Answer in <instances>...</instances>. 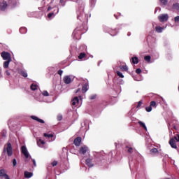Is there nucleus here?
Instances as JSON below:
<instances>
[{"instance_id": "1", "label": "nucleus", "mask_w": 179, "mask_h": 179, "mask_svg": "<svg viewBox=\"0 0 179 179\" xmlns=\"http://www.w3.org/2000/svg\"><path fill=\"white\" fill-rule=\"evenodd\" d=\"M1 56L3 58V61H12V56L10 53L3 51L1 53Z\"/></svg>"}, {"instance_id": "2", "label": "nucleus", "mask_w": 179, "mask_h": 179, "mask_svg": "<svg viewBox=\"0 0 179 179\" xmlns=\"http://www.w3.org/2000/svg\"><path fill=\"white\" fill-rule=\"evenodd\" d=\"M21 152L22 153V155H24V157H26V159H31V156H30V154L29 153V151L27 150V148H26L25 145H22L21 147Z\"/></svg>"}, {"instance_id": "3", "label": "nucleus", "mask_w": 179, "mask_h": 179, "mask_svg": "<svg viewBox=\"0 0 179 179\" xmlns=\"http://www.w3.org/2000/svg\"><path fill=\"white\" fill-rule=\"evenodd\" d=\"M157 107V103H156V101H152L150 103V106L145 108V110L148 113H150V111H152V108H156Z\"/></svg>"}, {"instance_id": "4", "label": "nucleus", "mask_w": 179, "mask_h": 179, "mask_svg": "<svg viewBox=\"0 0 179 179\" xmlns=\"http://www.w3.org/2000/svg\"><path fill=\"white\" fill-rule=\"evenodd\" d=\"M159 22H167L169 20V15L168 14H162L158 17Z\"/></svg>"}, {"instance_id": "5", "label": "nucleus", "mask_w": 179, "mask_h": 179, "mask_svg": "<svg viewBox=\"0 0 179 179\" xmlns=\"http://www.w3.org/2000/svg\"><path fill=\"white\" fill-rule=\"evenodd\" d=\"M0 177H1V178L10 179V178H9V176H8L6 170H5V169L0 170Z\"/></svg>"}, {"instance_id": "6", "label": "nucleus", "mask_w": 179, "mask_h": 179, "mask_svg": "<svg viewBox=\"0 0 179 179\" xmlns=\"http://www.w3.org/2000/svg\"><path fill=\"white\" fill-rule=\"evenodd\" d=\"M6 152L8 156L10 157L12 155H13V151L12 150V144L10 143H8L7 144V148H6Z\"/></svg>"}, {"instance_id": "7", "label": "nucleus", "mask_w": 179, "mask_h": 179, "mask_svg": "<svg viewBox=\"0 0 179 179\" xmlns=\"http://www.w3.org/2000/svg\"><path fill=\"white\" fill-rule=\"evenodd\" d=\"M89 151V148L86 145H83L80 148V155H85Z\"/></svg>"}, {"instance_id": "8", "label": "nucleus", "mask_w": 179, "mask_h": 179, "mask_svg": "<svg viewBox=\"0 0 179 179\" xmlns=\"http://www.w3.org/2000/svg\"><path fill=\"white\" fill-rule=\"evenodd\" d=\"M63 80L66 85H69V83H71V82H72V80L71 79V76H64L63 78Z\"/></svg>"}, {"instance_id": "9", "label": "nucleus", "mask_w": 179, "mask_h": 179, "mask_svg": "<svg viewBox=\"0 0 179 179\" xmlns=\"http://www.w3.org/2000/svg\"><path fill=\"white\" fill-rule=\"evenodd\" d=\"M8 8V3L5 1H3L2 3H0V10H5Z\"/></svg>"}, {"instance_id": "10", "label": "nucleus", "mask_w": 179, "mask_h": 179, "mask_svg": "<svg viewBox=\"0 0 179 179\" xmlns=\"http://www.w3.org/2000/svg\"><path fill=\"white\" fill-rule=\"evenodd\" d=\"M169 145L173 149H177V145H176V140L174 138L170 139Z\"/></svg>"}, {"instance_id": "11", "label": "nucleus", "mask_w": 179, "mask_h": 179, "mask_svg": "<svg viewBox=\"0 0 179 179\" xmlns=\"http://www.w3.org/2000/svg\"><path fill=\"white\" fill-rule=\"evenodd\" d=\"M82 142V138L81 137H77L74 141L73 143L76 146H80V143Z\"/></svg>"}, {"instance_id": "12", "label": "nucleus", "mask_w": 179, "mask_h": 179, "mask_svg": "<svg viewBox=\"0 0 179 179\" xmlns=\"http://www.w3.org/2000/svg\"><path fill=\"white\" fill-rule=\"evenodd\" d=\"M167 120V122H169V129H170V127H171V121H173V124L176 125V124L177 123H174V121H176V120L173 119V117L171 116L169 118L166 119Z\"/></svg>"}, {"instance_id": "13", "label": "nucleus", "mask_w": 179, "mask_h": 179, "mask_svg": "<svg viewBox=\"0 0 179 179\" xmlns=\"http://www.w3.org/2000/svg\"><path fill=\"white\" fill-rule=\"evenodd\" d=\"M89 90V84L88 83H85L83 85L82 87V92L83 93H86Z\"/></svg>"}, {"instance_id": "14", "label": "nucleus", "mask_w": 179, "mask_h": 179, "mask_svg": "<svg viewBox=\"0 0 179 179\" xmlns=\"http://www.w3.org/2000/svg\"><path fill=\"white\" fill-rule=\"evenodd\" d=\"M31 118L35 121H37L38 122H40L41 124H44L45 122L43 120L38 118L37 116L32 115L31 116Z\"/></svg>"}, {"instance_id": "15", "label": "nucleus", "mask_w": 179, "mask_h": 179, "mask_svg": "<svg viewBox=\"0 0 179 179\" xmlns=\"http://www.w3.org/2000/svg\"><path fill=\"white\" fill-rule=\"evenodd\" d=\"M131 64H134V65L139 64V59L138 57H131Z\"/></svg>"}, {"instance_id": "16", "label": "nucleus", "mask_w": 179, "mask_h": 179, "mask_svg": "<svg viewBox=\"0 0 179 179\" xmlns=\"http://www.w3.org/2000/svg\"><path fill=\"white\" fill-rule=\"evenodd\" d=\"M37 145L39 148H44V145H45V142L41 139L37 141Z\"/></svg>"}, {"instance_id": "17", "label": "nucleus", "mask_w": 179, "mask_h": 179, "mask_svg": "<svg viewBox=\"0 0 179 179\" xmlns=\"http://www.w3.org/2000/svg\"><path fill=\"white\" fill-rule=\"evenodd\" d=\"M138 124L140 125L141 128H143V129H145V131H148V127H146V124H145V122H142V121H138Z\"/></svg>"}, {"instance_id": "18", "label": "nucleus", "mask_w": 179, "mask_h": 179, "mask_svg": "<svg viewBox=\"0 0 179 179\" xmlns=\"http://www.w3.org/2000/svg\"><path fill=\"white\" fill-rule=\"evenodd\" d=\"M78 103H79V98L78 96L74 97L72 100H71V104L72 106H76V104H78Z\"/></svg>"}, {"instance_id": "19", "label": "nucleus", "mask_w": 179, "mask_h": 179, "mask_svg": "<svg viewBox=\"0 0 179 179\" xmlns=\"http://www.w3.org/2000/svg\"><path fill=\"white\" fill-rule=\"evenodd\" d=\"M32 176H33V172H29L27 171H24L25 178H31Z\"/></svg>"}, {"instance_id": "20", "label": "nucleus", "mask_w": 179, "mask_h": 179, "mask_svg": "<svg viewBox=\"0 0 179 179\" xmlns=\"http://www.w3.org/2000/svg\"><path fill=\"white\" fill-rule=\"evenodd\" d=\"M126 148L127 149L128 153H134V152H135V150L134 148H132L131 145H127Z\"/></svg>"}, {"instance_id": "21", "label": "nucleus", "mask_w": 179, "mask_h": 179, "mask_svg": "<svg viewBox=\"0 0 179 179\" xmlns=\"http://www.w3.org/2000/svg\"><path fill=\"white\" fill-rule=\"evenodd\" d=\"M12 62V60H6V62H3V68L7 69V68H9V64Z\"/></svg>"}, {"instance_id": "22", "label": "nucleus", "mask_w": 179, "mask_h": 179, "mask_svg": "<svg viewBox=\"0 0 179 179\" xmlns=\"http://www.w3.org/2000/svg\"><path fill=\"white\" fill-rule=\"evenodd\" d=\"M86 164H87V166H88V167H93V166H94V164H93V163H92V159H86Z\"/></svg>"}, {"instance_id": "23", "label": "nucleus", "mask_w": 179, "mask_h": 179, "mask_svg": "<svg viewBox=\"0 0 179 179\" xmlns=\"http://www.w3.org/2000/svg\"><path fill=\"white\" fill-rule=\"evenodd\" d=\"M172 9L173 10H179V3H173L172 6Z\"/></svg>"}, {"instance_id": "24", "label": "nucleus", "mask_w": 179, "mask_h": 179, "mask_svg": "<svg viewBox=\"0 0 179 179\" xmlns=\"http://www.w3.org/2000/svg\"><path fill=\"white\" fill-rule=\"evenodd\" d=\"M87 57V55H86L85 52H81L78 55V59H83V58H86Z\"/></svg>"}, {"instance_id": "25", "label": "nucleus", "mask_w": 179, "mask_h": 179, "mask_svg": "<svg viewBox=\"0 0 179 179\" xmlns=\"http://www.w3.org/2000/svg\"><path fill=\"white\" fill-rule=\"evenodd\" d=\"M164 28L162 27H159V26H157L155 27V30L157 31V33H162L163 31Z\"/></svg>"}, {"instance_id": "26", "label": "nucleus", "mask_w": 179, "mask_h": 179, "mask_svg": "<svg viewBox=\"0 0 179 179\" xmlns=\"http://www.w3.org/2000/svg\"><path fill=\"white\" fill-rule=\"evenodd\" d=\"M143 101L142 100H141L140 101L138 102V104L136 106V108H143Z\"/></svg>"}, {"instance_id": "27", "label": "nucleus", "mask_w": 179, "mask_h": 179, "mask_svg": "<svg viewBox=\"0 0 179 179\" xmlns=\"http://www.w3.org/2000/svg\"><path fill=\"white\" fill-rule=\"evenodd\" d=\"M18 73L23 76V78H27V73L24 71H20Z\"/></svg>"}, {"instance_id": "28", "label": "nucleus", "mask_w": 179, "mask_h": 179, "mask_svg": "<svg viewBox=\"0 0 179 179\" xmlns=\"http://www.w3.org/2000/svg\"><path fill=\"white\" fill-rule=\"evenodd\" d=\"M38 87V85H37L36 84H31L30 86V89L31 90H37V88Z\"/></svg>"}, {"instance_id": "29", "label": "nucleus", "mask_w": 179, "mask_h": 179, "mask_svg": "<svg viewBox=\"0 0 179 179\" xmlns=\"http://www.w3.org/2000/svg\"><path fill=\"white\" fill-rule=\"evenodd\" d=\"M150 153L151 155H157V153H159V150H157V148H152L150 150Z\"/></svg>"}, {"instance_id": "30", "label": "nucleus", "mask_w": 179, "mask_h": 179, "mask_svg": "<svg viewBox=\"0 0 179 179\" xmlns=\"http://www.w3.org/2000/svg\"><path fill=\"white\" fill-rule=\"evenodd\" d=\"M20 32L21 34H25V33H27V29L26 27H22L20 29Z\"/></svg>"}, {"instance_id": "31", "label": "nucleus", "mask_w": 179, "mask_h": 179, "mask_svg": "<svg viewBox=\"0 0 179 179\" xmlns=\"http://www.w3.org/2000/svg\"><path fill=\"white\" fill-rule=\"evenodd\" d=\"M120 69L123 72H128V66L127 65H124V66H120Z\"/></svg>"}, {"instance_id": "32", "label": "nucleus", "mask_w": 179, "mask_h": 179, "mask_svg": "<svg viewBox=\"0 0 179 179\" xmlns=\"http://www.w3.org/2000/svg\"><path fill=\"white\" fill-rule=\"evenodd\" d=\"M43 136H45V138H54V134L45 133Z\"/></svg>"}, {"instance_id": "33", "label": "nucleus", "mask_w": 179, "mask_h": 179, "mask_svg": "<svg viewBox=\"0 0 179 179\" xmlns=\"http://www.w3.org/2000/svg\"><path fill=\"white\" fill-rule=\"evenodd\" d=\"M144 59L145 61H146V62H150V59H152V57H150V55H147L145 56Z\"/></svg>"}, {"instance_id": "34", "label": "nucleus", "mask_w": 179, "mask_h": 179, "mask_svg": "<svg viewBox=\"0 0 179 179\" xmlns=\"http://www.w3.org/2000/svg\"><path fill=\"white\" fill-rule=\"evenodd\" d=\"M117 76H119V78H124V74H122V73H121L120 71H117Z\"/></svg>"}, {"instance_id": "35", "label": "nucleus", "mask_w": 179, "mask_h": 179, "mask_svg": "<svg viewBox=\"0 0 179 179\" xmlns=\"http://www.w3.org/2000/svg\"><path fill=\"white\" fill-rule=\"evenodd\" d=\"M42 94H43V96H50V94H49L48 92H47V91H43V92H42Z\"/></svg>"}, {"instance_id": "36", "label": "nucleus", "mask_w": 179, "mask_h": 179, "mask_svg": "<svg viewBox=\"0 0 179 179\" xmlns=\"http://www.w3.org/2000/svg\"><path fill=\"white\" fill-rule=\"evenodd\" d=\"M162 5H167L168 0H159Z\"/></svg>"}, {"instance_id": "37", "label": "nucleus", "mask_w": 179, "mask_h": 179, "mask_svg": "<svg viewBox=\"0 0 179 179\" xmlns=\"http://www.w3.org/2000/svg\"><path fill=\"white\" fill-rule=\"evenodd\" d=\"M17 164V162L16 161V159H13V166L15 167Z\"/></svg>"}, {"instance_id": "38", "label": "nucleus", "mask_w": 179, "mask_h": 179, "mask_svg": "<svg viewBox=\"0 0 179 179\" xmlns=\"http://www.w3.org/2000/svg\"><path fill=\"white\" fill-rule=\"evenodd\" d=\"M136 73H138V75H139L140 73H142V70L141 69H137L136 70Z\"/></svg>"}, {"instance_id": "39", "label": "nucleus", "mask_w": 179, "mask_h": 179, "mask_svg": "<svg viewBox=\"0 0 179 179\" xmlns=\"http://www.w3.org/2000/svg\"><path fill=\"white\" fill-rule=\"evenodd\" d=\"M96 97V94L92 95L90 96V100H94Z\"/></svg>"}, {"instance_id": "40", "label": "nucleus", "mask_w": 179, "mask_h": 179, "mask_svg": "<svg viewBox=\"0 0 179 179\" xmlns=\"http://www.w3.org/2000/svg\"><path fill=\"white\" fill-rule=\"evenodd\" d=\"M57 73H58V75H59L60 76H62V73H64V71H62V70H59V71H57Z\"/></svg>"}, {"instance_id": "41", "label": "nucleus", "mask_w": 179, "mask_h": 179, "mask_svg": "<svg viewBox=\"0 0 179 179\" xmlns=\"http://www.w3.org/2000/svg\"><path fill=\"white\" fill-rule=\"evenodd\" d=\"M57 120H58V121H62V115H58Z\"/></svg>"}, {"instance_id": "42", "label": "nucleus", "mask_w": 179, "mask_h": 179, "mask_svg": "<svg viewBox=\"0 0 179 179\" xmlns=\"http://www.w3.org/2000/svg\"><path fill=\"white\" fill-rule=\"evenodd\" d=\"M31 160H32V162H33V164H34V167H37V164H36V159H31Z\"/></svg>"}, {"instance_id": "43", "label": "nucleus", "mask_w": 179, "mask_h": 179, "mask_svg": "<svg viewBox=\"0 0 179 179\" xmlns=\"http://www.w3.org/2000/svg\"><path fill=\"white\" fill-rule=\"evenodd\" d=\"M52 16H54V13H50L48 15V17H49V19L50 17H52Z\"/></svg>"}, {"instance_id": "44", "label": "nucleus", "mask_w": 179, "mask_h": 179, "mask_svg": "<svg viewBox=\"0 0 179 179\" xmlns=\"http://www.w3.org/2000/svg\"><path fill=\"white\" fill-rule=\"evenodd\" d=\"M173 139H175V141H177V142H179V134H178L176 136H175L173 138Z\"/></svg>"}, {"instance_id": "45", "label": "nucleus", "mask_w": 179, "mask_h": 179, "mask_svg": "<svg viewBox=\"0 0 179 179\" xmlns=\"http://www.w3.org/2000/svg\"><path fill=\"white\" fill-rule=\"evenodd\" d=\"M57 164H58V162L57 161L52 162V166H53V167L57 166Z\"/></svg>"}, {"instance_id": "46", "label": "nucleus", "mask_w": 179, "mask_h": 179, "mask_svg": "<svg viewBox=\"0 0 179 179\" xmlns=\"http://www.w3.org/2000/svg\"><path fill=\"white\" fill-rule=\"evenodd\" d=\"M174 20L176 23H178V22H179V16L175 17Z\"/></svg>"}, {"instance_id": "47", "label": "nucleus", "mask_w": 179, "mask_h": 179, "mask_svg": "<svg viewBox=\"0 0 179 179\" xmlns=\"http://www.w3.org/2000/svg\"><path fill=\"white\" fill-rule=\"evenodd\" d=\"M83 125H85V129H87L88 124H86V122L83 123Z\"/></svg>"}, {"instance_id": "48", "label": "nucleus", "mask_w": 179, "mask_h": 179, "mask_svg": "<svg viewBox=\"0 0 179 179\" xmlns=\"http://www.w3.org/2000/svg\"><path fill=\"white\" fill-rule=\"evenodd\" d=\"M51 9H52V6H49V7L48 8L47 11H48V12H50V10H51Z\"/></svg>"}, {"instance_id": "49", "label": "nucleus", "mask_w": 179, "mask_h": 179, "mask_svg": "<svg viewBox=\"0 0 179 179\" xmlns=\"http://www.w3.org/2000/svg\"><path fill=\"white\" fill-rule=\"evenodd\" d=\"M6 75H7L8 76H9L10 75V73H9L8 71H6Z\"/></svg>"}, {"instance_id": "50", "label": "nucleus", "mask_w": 179, "mask_h": 179, "mask_svg": "<svg viewBox=\"0 0 179 179\" xmlns=\"http://www.w3.org/2000/svg\"><path fill=\"white\" fill-rule=\"evenodd\" d=\"M3 136H6V133H5V131H3Z\"/></svg>"}, {"instance_id": "51", "label": "nucleus", "mask_w": 179, "mask_h": 179, "mask_svg": "<svg viewBox=\"0 0 179 179\" xmlns=\"http://www.w3.org/2000/svg\"><path fill=\"white\" fill-rule=\"evenodd\" d=\"M116 34H117V31H115V34H110V35H112V36H115Z\"/></svg>"}, {"instance_id": "52", "label": "nucleus", "mask_w": 179, "mask_h": 179, "mask_svg": "<svg viewBox=\"0 0 179 179\" xmlns=\"http://www.w3.org/2000/svg\"><path fill=\"white\" fill-rule=\"evenodd\" d=\"M80 90V89H78L77 91L76 92V93H78V92H79Z\"/></svg>"}, {"instance_id": "53", "label": "nucleus", "mask_w": 179, "mask_h": 179, "mask_svg": "<svg viewBox=\"0 0 179 179\" xmlns=\"http://www.w3.org/2000/svg\"><path fill=\"white\" fill-rule=\"evenodd\" d=\"M15 1H14V2L13 3V5H15Z\"/></svg>"}, {"instance_id": "54", "label": "nucleus", "mask_w": 179, "mask_h": 179, "mask_svg": "<svg viewBox=\"0 0 179 179\" xmlns=\"http://www.w3.org/2000/svg\"><path fill=\"white\" fill-rule=\"evenodd\" d=\"M173 128H174V129L176 128V125H173Z\"/></svg>"}, {"instance_id": "55", "label": "nucleus", "mask_w": 179, "mask_h": 179, "mask_svg": "<svg viewBox=\"0 0 179 179\" xmlns=\"http://www.w3.org/2000/svg\"><path fill=\"white\" fill-rule=\"evenodd\" d=\"M82 128H83V124H82Z\"/></svg>"}, {"instance_id": "56", "label": "nucleus", "mask_w": 179, "mask_h": 179, "mask_svg": "<svg viewBox=\"0 0 179 179\" xmlns=\"http://www.w3.org/2000/svg\"><path fill=\"white\" fill-rule=\"evenodd\" d=\"M0 76H1V71H0Z\"/></svg>"}, {"instance_id": "57", "label": "nucleus", "mask_w": 179, "mask_h": 179, "mask_svg": "<svg viewBox=\"0 0 179 179\" xmlns=\"http://www.w3.org/2000/svg\"><path fill=\"white\" fill-rule=\"evenodd\" d=\"M9 2H10V0H9Z\"/></svg>"}]
</instances>
